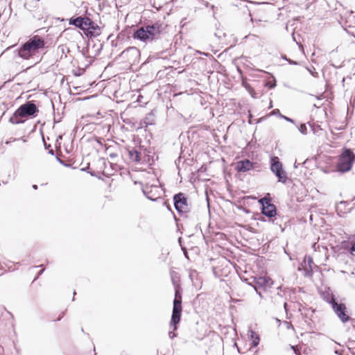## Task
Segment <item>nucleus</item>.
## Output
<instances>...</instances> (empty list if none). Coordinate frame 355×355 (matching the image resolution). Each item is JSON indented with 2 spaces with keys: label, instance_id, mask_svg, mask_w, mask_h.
I'll use <instances>...</instances> for the list:
<instances>
[{
  "label": "nucleus",
  "instance_id": "obj_29",
  "mask_svg": "<svg viewBox=\"0 0 355 355\" xmlns=\"http://www.w3.org/2000/svg\"><path fill=\"white\" fill-rule=\"evenodd\" d=\"M254 290L256 291V293L261 297H263L262 296V293H261V288H254Z\"/></svg>",
  "mask_w": 355,
  "mask_h": 355
},
{
  "label": "nucleus",
  "instance_id": "obj_30",
  "mask_svg": "<svg viewBox=\"0 0 355 355\" xmlns=\"http://www.w3.org/2000/svg\"><path fill=\"white\" fill-rule=\"evenodd\" d=\"M280 116H281V117H282L283 119H284L286 121H289V122H291V123H293V120L292 119L288 118V117L285 116H283V115H281V114H280Z\"/></svg>",
  "mask_w": 355,
  "mask_h": 355
},
{
  "label": "nucleus",
  "instance_id": "obj_8",
  "mask_svg": "<svg viewBox=\"0 0 355 355\" xmlns=\"http://www.w3.org/2000/svg\"><path fill=\"white\" fill-rule=\"evenodd\" d=\"M212 271L214 276L220 281H227L226 279H230L234 275L239 276L238 273H240L237 268H212Z\"/></svg>",
  "mask_w": 355,
  "mask_h": 355
},
{
  "label": "nucleus",
  "instance_id": "obj_44",
  "mask_svg": "<svg viewBox=\"0 0 355 355\" xmlns=\"http://www.w3.org/2000/svg\"><path fill=\"white\" fill-rule=\"evenodd\" d=\"M3 268L0 267V270L2 269Z\"/></svg>",
  "mask_w": 355,
  "mask_h": 355
},
{
  "label": "nucleus",
  "instance_id": "obj_39",
  "mask_svg": "<svg viewBox=\"0 0 355 355\" xmlns=\"http://www.w3.org/2000/svg\"><path fill=\"white\" fill-rule=\"evenodd\" d=\"M115 156H116V155H115V154H111V155H110V157H114Z\"/></svg>",
  "mask_w": 355,
  "mask_h": 355
},
{
  "label": "nucleus",
  "instance_id": "obj_9",
  "mask_svg": "<svg viewBox=\"0 0 355 355\" xmlns=\"http://www.w3.org/2000/svg\"><path fill=\"white\" fill-rule=\"evenodd\" d=\"M142 191L146 197L152 201L159 199L163 191L160 187L156 184H146L143 187Z\"/></svg>",
  "mask_w": 355,
  "mask_h": 355
},
{
  "label": "nucleus",
  "instance_id": "obj_43",
  "mask_svg": "<svg viewBox=\"0 0 355 355\" xmlns=\"http://www.w3.org/2000/svg\"><path fill=\"white\" fill-rule=\"evenodd\" d=\"M314 106L316 107H318L319 106H318L316 104H314Z\"/></svg>",
  "mask_w": 355,
  "mask_h": 355
},
{
  "label": "nucleus",
  "instance_id": "obj_41",
  "mask_svg": "<svg viewBox=\"0 0 355 355\" xmlns=\"http://www.w3.org/2000/svg\"><path fill=\"white\" fill-rule=\"evenodd\" d=\"M3 273H4V272H0V276H1V275H3Z\"/></svg>",
  "mask_w": 355,
  "mask_h": 355
},
{
  "label": "nucleus",
  "instance_id": "obj_13",
  "mask_svg": "<svg viewBox=\"0 0 355 355\" xmlns=\"http://www.w3.org/2000/svg\"><path fill=\"white\" fill-rule=\"evenodd\" d=\"M90 24V19L88 17H78L76 18H71L69 24L73 25L83 31H85L87 26Z\"/></svg>",
  "mask_w": 355,
  "mask_h": 355
},
{
  "label": "nucleus",
  "instance_id": "obj_16",
  "mask_svg": "<svg viewBox=\"0 0 355 355\" xmlns=\"http://www.w3.org/2000/svg\"><path fill=\"white\" fill-rule=\"evenodd\" d=\"M85 31L87 36L96 37L101 34L98 26L90 19V24L87 26Z\"/></svg>",
  "mask_w": 355,
  "mask_h": 355
},
{
  "label": "nucleus",
  "instance_id": "obj_3",
  "mask_svg": "<svg viewBox=\"0 0 355 355\" xmlns=\"http://www.w3.org/2000/svg\"><path fill=\"white\" fill-rule=\"evenodd\" d=\"M162 31V25L156 22L152 25L139 28L134 34V37L147 42L155 39Z\"/></svg>",
  "mask_w": 355,
  "mask_h": 355
},
{
  "label": "nucleus",
  "instance_id": "obj_40",
  "mask_svg": "<svg viewBox=\"0 0 355 355\" xmlns=\"http://www.w3.org/2000/svg\"><path fill=\"white\" fill-rule=\"evenodd\" d=\"M284 306V309L286 310L287 303L285 302Z\"/></svg>",
  "mask_w": 355,
  "mask_h": 355
},
{
  "label": "nucleus",
  "instance_id": "obj_24",
  "mask_svg": "<svg viewBox=\"0 0 355 355\" xmlns=\"http://www.w3.org/2000/svg\"><path fill=\"white\" fill-rule=\"evenodd\" d=\"M246 268H245V270H243V268H237L238 270L240 272V274L243 275L245 277H250L252 275H248L250 271H248Z\"/></svg>",
  "mask_w": 355,
  "mask_h": 355
},
{
  "label": "nucleus",
  "instance_id": "obj_18",
  "mask_svg": "<svg viewBox=\"0 0 355 355\" xmlns=\"http://www.w3.org/2000/svg\"><path fill=\"white\" fill-rule=\"evenodd\" d=\"M249 333L250 345L252 347H256L259 345L260 341L259 336L252 330H250Z\"/></svg>",
  "mask_w": 355,
  "mask_h": 355
},
{
  "label": "nucleus",
  "instance_id": "obj_1",
  "mask_svg": "<svg viewBox=\"0 0 355 355\" xmlns=\"http://www.w3.org/2000/svg\"><path fill=\"white\" fill-rule=\"evenodd\" d=\"M39 110L33 101H27L20 105L10 116L9 121L12 124L23 123L22 118H32L37 116Z\"/></svg>",
  "mask_w": 355,
  "mask_h": 355
},
{
  "label": "nucleus",
  "instance_id": "obj_7",
  "mask_svg": "<svg viewBox=\"0 0 355 355\" xmlns=\"http://www.w3.org/2000/svg\"><path fill=\"white\" fill-rule=\"evenodd\" d=\"M182 312V302L175 301L173 302V311L170 321V327L176 331L181 320Z\"/></svg>",
  "mask_w": 355,
  "mask_h": 355
},
{
  "label": "nucleus",
  "instance_id": "obj_19",
  "mask_svg": "<svg viewBox=\"0 0 355 355\" xmlns=\"http://www.w3.org/2000/svg\"><path fill=\"white\" fill-rule=\"evenodd\" d=\"M128 154L130 159L132 162L139 163L141 161V153L138 150L135 149L130 150Z\"/></svg>",
  "mask_w": 355,
  "mask_h": 355
},
{
  "label": "nucleus",
  "instance_id": "obj_6",
  "mask_svg": "<svg viewBox=\"0 0 355 355\" xmlns=\"http://www.w3.org/2000/svg\"><path fill=\"white\" fill-rule=\"evenodd\" d=\"M270 169L273 173L278 178V181L282 183H286L287 181V175L283 169L282 164L279 162L277 157L271 158Z\"/></svg>",
  "mask_w": 355,
  "mask_h": 355
},
{
  "label": "nucleus",
  "instance_id": "obj_34",
  "mask_svg": "<svg viewBox=\"0 0 355 355\" xmlns=\"http://www.w3.org/2000/svg\"><path fill=\"white\" fill-rule=\"evenodd\" d=\"M275 85H275V83H274V84H270V85H269V87H270V88H273V87H275Z\"/></svg>",
  "mask_w": 355,
  "mask_h": 355
},
{
  "label": "nucleus",
  "instance_id": "obj_27",
  "mask_svg": "<svg viewBox=\"0 0 355 355\" xmlns=\"http://www.w3.org/2000/svg\"><path fill=\"white\" fill-rule=\"evenodd\" d=\"M173 329V331H170L168 332V336L171 339H173L174 338L177 337L178 334Z\"/></svg>",
  "mask_w": 355,
  "mask_h": 355
},
{
  "label": "nucleus",
  "instance_id": "obj_25",
  "mask_svg": "<svg viewBox=\"0 0 355 355\" xmlns=\"http://www.w3.org/2000/svg\"><path fill=\"white\" fill-rule=\"evenodd\" d=\"M299 130L303 135L307 134V128L305 124H301L299 128Z\"/></svg>",
  "mask_w": 355,
  "mask_h": 355
},
{
  "label": "nucleus",
  "instance_id": "obj_36",
  "mask_svg": "<svg viewBox=\"0 0 355 355\" xmlns=\"http://www.w3.org/2000/svg\"><path fill=\"white\" fill-rule=\"evenodd\" d=\"M33 188L34 189H37V186L36 184H33Z\"/></svg>",
  "mask_w": 355,
  "mask_h": 355
},
{
  "label": "nucleus",
  "instance_id": "obj_2",
  "mask_svg": "<svg viewBox=\"0 0 355 355\" xmlns=\"http://www.w3.org/2000/svg\"><path fill=\"white\" fill-rule=\"evenodd\" d=\"M44 45L43 39L38 35H34L21 46L18 50V55L23 59H29L37 53L39 49H43Z\"/></svg>",
  "mask_w": 355,
  "mask_h": 355
},
{
  "label": "nucleus",
  "instance_id": "obj_26",
  "mask_svg": "<svg viewBox=\"0 0 355 355\" xmlns=\"http://www.w3.org/2000/svg\"><path fill=\"white\" fill-rule=\"evenodd\" d=\"M349 252L352 257H355V241L352 242Z\"/></svg>",
  "mask_w": 355,
  "mask_h": 355
},
{
  "label": "nucleus",
  "instance_id": "obj_33",
  "mask_svg": "<svg viewBox=\"0 0 355 355\" xmlns=\"http://www.w3.org/2000/svg\"><path fill=\"white\" fill-rule=\"evenodd\" d=\"M280 114L279 110L278 109L274 110L272 111V114Z\"/></svg>",
  "mask_w": 355,
  "mask_h": 355
},
{
  "label": "nucleus",
  "instance_id": "obj_17",
  "mask_svg": "<svg viewBox=\"0 0 355 355\" xmlns=\"http://www.w3.org/2000/svg\"><path fill=\"white\" fill-rule=\"evenodd\" d=\"M322 297L325 302L331 305V306L338 302L335 295L329 291L324 292Z\"/></svg>",
  "mask_w": 355,
  "mask_h": 355
},
{
  "label": "nucleus",
  "instance_id": "obj_11",
  "mask_svg": "<svg viewBox=\"0 0 355 355\" xmlns=\"http://www.w3.org/2000/svg\"><path fill=\"white\" fill-rule=\"evenodd\" d=\"M175 209L179 213H187L189 210L187 199L182 193L175 194L173 197Z\"/></svg>",
  "mask_w": 355,
  "mask_h": 355
},
{
  "label": "nucleus",
  "instance_id": "obj_38",
  "mask_svg": "<svg viewBox=\"0 0 355 355\" xmlns=\"http://www.w3.org/2000/svg\"><path fill=\"white\" fill-rule=\"evenodd\" d=\"M93 350H94V355H96V352H95V347H94V349H93Z\"/></svg>",
  "mask_w": 355,
  "mask_h": 355
},
{
  "label": "nucleus",
  "instance_id": "obj_5",
  "mask_svg": "<svg viewBox=\"0 0 355 355\" xmlns=\"http://www.w3.org/2000/svg\"><path fill=\"white\" fill-rule=\"evenodd\" d=\"M355 160V155L349 149H345L340 156L338 168L340 171L346 172L351 169Z\"/></svg>",
  "mask_w": 355,
  "mask_h": 355
},
{
  "label": "nucleus",
  "instance_id": "obj_10",
  "mask_svg": "<svg viewBox=\"0 0 355 355\" xmlns=\"http://www.w3.org/2000/svg\"><path fill=\"white\" fill-rule=\"evenodd\" d=\"M261 205V213L267 217L272 218L277 214L276 207L271 203L270 198L264 197L259 200Z\"/></svg>",
  "mask_w": 355,
  "mask_h": 355
},
{
  "label": "nucleus",
  "instance_id": "obj_32",
  "mask_svg": "<svg viewBox=\"0 0 355 355\" xmlns=\"http://www.w3.org/2000/svg\"><path fill=\"white\" fill-rule=\"evenodd\" d=\"M284 58L286 59L290 64H297V62L295 61H293V60H291L290 59H287L286 57H284Z\"/></svg>",
  "mask_w": 355,
  "mask_h": 355
},
{
  "label": "nucleus",
  "instance_id": "obj_35",
  "mask_svg": "<svg viewBox=\"0 0 355 355\" xmlns=\"http://www.w3.org/2000/svg\"><path fill=\"white\" fill-rule=\"evenodd\" d=\"M215 35L218 37V38H221V35H218V33H215Z\"/></svg>",
  "mask_w": 355,
  "mask_h": 355
},
{
  "label": "nucleus",
  "instance_id": "obj_21",
  "mask_svg": "<svg viewBox=\"0 0 355 355\" xmlns=\"http://www.w3.org/2000/svg\"><path fill=\"white\" fill-rule=\"evenodd\" d=\"M170 275L173 286H180V279L178 273L172 270L170 272Z\"/></svg>",
  "mask_w": 355,
  "mask_h": 355
},
{
  "label": "nucleus",
  "instance_id": "obj_31",
  "mask_svg": "<svg viewBox=\"0 0 355 355\" xmlns=\"http://www.w3.org/2000/svg\"><path fill=\"white\" fill-rule=\"evenodd\" d=\"M65 311L62 312V313L59 315V317L55 320V321H60L64 315Z\"/></svg>",
  "mask_w": 355,
  "mask_h": 355
},
{
  "label": "nucleus",
  "instance_id": "obj_4",
  "mask_svg": "<svg viewBox=\"0 0 355 355\" xmlns=\"http://www.w3.org/2000/svg\"><path fill=\"white\" fill-rule=\"evenodd\" d=\"M238 274L241 281L246 282L253 288H261L263 291H266L268 288H270L272 284V279L267 276L252 275L247 277L240 273Z\"/></svg>",
  "mask_w": 355,
  "mask_h": 355
},
{
  "label": "nucleus",
  "instance_id": "obj_28",
  "mask_svg": "<svg viewBox=\"0 0 355 355\" xmlns=\"http://www.w3.org/2000/svg\"><path fill=\"white\" fill-rule=\"evenodd\" d=\"M44 270H45V268H43V269L40 270L37 272V275L35 277V278H34V279H33V282H35V281H36V280L38 279V277H40V275L44 272Z\"/></svg>",
  "mask_w": 355,
  "mask_h": 355
},
{
  "label": "nucleus",
  "instance_id": "obj_37",
  "mask_svg": "<svg viewBox=\"0 0 355 355\" xmlns=\"http://www.w3.org/2000/svg\"><path fill=\"white\" fill-rule=\"evenodd\" d=\"M76 295V291H73V297L72 298V301H74L75 300V297H74V295Z\"/></svg>",
  "mask_w": 355,
  "mask_h": 355
},
{
  "label": "nucleus",
  "instance_id": "obj_23",
  "mask_svg": "<svg viewBox=\"0 0 355 355\" xmlns=\"http://www.w3.org/2000/svg\"><path fill=\"white\" fill-rule=\"evenodd\" d=\"M189 277L191 280V282H193V284H196V283L195 282V280L198 281H200V278L199 277V274L198 272L194 270V269H191L190 271H189Z\"/></svg>",
  "mask_w": 355,
  "mask_h": 355
},
{
  "label": "nucleus",
  "instance_id": "obj_42",
  "mask_svg": "<svg viewBox=\"0 0 355 355\" xmlns=\"http://www.w3.org/2000/svg\"><path fill=\"white\" fill-rule=\"evenodd\" d=\"M38 266L42 267V266H44V265L43 264H40Z\"/></svg>",
  "mask_w": 355,
  "mask_h": 355
},
{
  "label": "nucleus",
  "instance_id": "obj_12",
  "mask_svg": "<svg viewBox=\"0 0 355 355\" xmlns=\"http://www.w3.org/2000/svg\"><path fill=\"white\" fill-rule=\"evenodd\" d=\"M336 315L343 322L345 323L350 320L349 315L347 314V307L344 303H338V302L331 306Z\"/></svg>",
  "mask_w": 355,
  "mask_h": 355
},
{
  "label": "nucleus",
  "instance_id": "obj_20",
  "mask_svg": "<svg viewBox=\"0 0 355 355\" xmlns=\"http://www.w3.org/2000/svg\"><path fill=\"white\" fill-rule=\"evenodd\" d=\"M175 289V297L173 302L178 301L182 302V289L181 286H177L174 287Z\"/></svg>",
  "mask_w": 355,
  "mask_h": 355
},
{
  "label": "nucleus",
  "instance_id": "obj_22",
  "mask_svg": "<svg viewBox=\"0 0 355 355\" xmlns=\"http://www.w3.org/2000/svg\"><path fill=\"white\" fill-rule=\"evenodd\" d=\"M297 270L305 277L310 278L313 276V268H297Z\"/></svg>",
  "mask_w": 355,
  "mask_h": 355
},
{
  "label": "nucleus",
  "instance_id": "obj_15",
  "mask_svg": "<svg viewBox=\"0 0 355 355\" xmlns=\"http://www.w3.org/2000/svg\"><path fill=\"white\" fill-rule=\"evenodd\" d=\"M253 168V163L249 159L239 161L236 164V169L239 172H247Z\"/></svg>",
  "mask_w": 355,
  "mask_h": 355
},
{
  "label": "nucleus",
  "instance_id": "obj_14",
  "mask_svg": "<svg viewBox=\"0 0 355 355\" xmlns=\"http://www.w3.org/2000/svg\"><path fill=\"white\" fill-rule=\"evenodd\" d=\"M121 55L124 58H128L130 62H136L137 58H139V57L140 55V52L137 48H136L135 46H132V47H129L127 49L124 50L122 52Z\"/></svg>",
  "mask_w": 355,
  "mask_h": 355
}]
</instances>
